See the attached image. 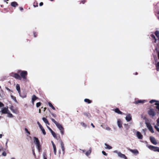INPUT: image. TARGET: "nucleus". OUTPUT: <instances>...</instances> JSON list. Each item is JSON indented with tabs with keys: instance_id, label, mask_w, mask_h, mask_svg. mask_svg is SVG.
<instances>
[{
	"instance_id": "23",
	"label": "nucleus",
	"mask_w": 159,
	"mask_h": 159,
	"mask_svg": "<svg viewBox=\"0 0 159 159\" xmlns=\"http://www.w3.org/2000/svg\"><path fill=\"white\" fill-rule=\"evenodd\" d=\"M11 5L13 7H16L18 5L17 3L16 2H13L11 3Z\"/></svg>"
},
{
	"instance_id": "33",
	"label": "nucleus",
	"mask_w": 159,
	"mask_h": 159,
	"mask_svg": "<svg viewBox=\"0 0 159 159\" xmlns=\"http://www.w3.org/2000/svg\"><path fill=\"white\" fill-rule=\"evenodd\" d=\"M11 98L13 99L14 101L15 102H17V100H16V98L15 97H14V96H13L12 95H11Z\"/></svg>"
},
{
	"instance_id": "21",
	"label": "nucleus",
	"mask_w": 159,
	"mask_h": 159,
	"mask_svg": "<svg viewBox=\"0 0 159 159\" xmlns=\"http://www.w3.org/2000/svg\"><path fill=\"white\" fill-rule=\"evenodd\" d=\"M115 112L119 114H122L123 112L121 111L118 108H116L115 109Z\"/></svg>"
},
{
	"instance_id": "2",
	"label": "nucleus",
	"mask_w": 159,
	"mask_h": 159,
	"mask_svg": "<svg viewBox=\"0 0 159 159\" xmlns=\"http://www.w3.org/2000/svg\"><path fill=\"white\" fill-rule=\"evenodd\" d=\"M16 88L17 91H18V93H19L20 96L22 98H24L26 97V95H25L23 96L21 95L20 93V87L19 85L17 84L16 86Z\"/></svg>"
},
{
	"instance_id": "35",
	"label": "nucleus",
	"mask_w": 159,
	"mask_h": 159,
	"mask_svg": "<svg viewBox=\"0 0 159 159\" xmlns=\"http://www.w3.org/2000/svg\"><path fill=\"white\" fill-rule=\"evenodd\" d=\"M124 125L125 126V128L127 130H128L129 128V127L128 126V124H124Z\"/></svg>"
},
{
	"instance_id": "7",
	"label": "nucleus",
	"mask_w": 159,
	"mask_h": 159,
	"mask_svg": "<svg viewBox=\"0 0 159 159\" xmlns=\"http://www.w3.org/2000/svg\"><path fill=\"white\" fill-rule=\"evenodd\" d=\"M125 119L127 122H129L132 120V116L130 114H127Z\"/></svg>"
},
{
	"instance_id": "45",
	"label": "nucleus",
	"mask_w": 159,
	"mask_h": 159,
	"mask_svg": "<svg viewBox=\"0 0 159 159\" xmlns=\"http://www.w3.org/2000/svg\"><path fill=\"white\" fill-rule=\"evenodd\" d=\"M105 129L106 130L108 131H110L111 130V129L109 127L107 126L106 128Z\"/></svg>"
},
{
	"instance_id": "41",
	"label": "nucleus",
	"mask_w": 159,
	"mask_h": 159,
	"mask_svg": "<svg viewBox=\"0 0 159 159\" xmlns=\"http://www.w3.org/2000/svg\"><path fill=\"white\" fill-rule=\"evenodd\" d=\"M43 159H47V157H46V154L45 153H44L43 154Z\"/></svg>"
},
{
	"instance_id": "8",
	"label": "nucleus",
	"mask_w": 159,
	"mask_h": 159,
	"mask_svg": "<svg viewBox=\"0 0 159 159\" xmlns=\"http://www.w3.org/2000/svg\"><path fill=\"white\" fill-rule=\"evenodd\" d=\"M150 140L151 141V142H152V143H153V144H154L155 145H156L157 144V142L155 139L154 137L152 136H151L150 138Z\"/></svg>"
},
{
	"instance_id": "52",
	"label": "nucleus",
	"mask_w": 159,
	"mask_h": 159,
	"mask_svg": "<svg viewBox=\"0 0 159 159\" xmlns=\"http://www.w3.org/2000/svg\"><path fill=\"white\" fill-rule=\"evenodd\" d=\"M37 124H38V125H39V128L42 127V126L40 124L39 121L37 122Z\"/></svg>"
},
{
	"instance_id": "4",
	"label": "nucleus",
	"mask_w": 159,
	"mask_h": 159,
	"mask_svg": "<svg viewBox=\"0 0 159 159\" xmlns=\"http://www.w3.org/2000/svg\"><path fill=\"white\" fill-rule=\"evenodd\" d=\"M148 113L149 115L152 117H153L156 114V113L153 109H150L148 111Z\"/></svg>"
},
{
	"instance_id": "29",
	"label": "nucleus",
	"mask_w": 159,
	"mask_h": 159,
	"mask_svg": "<svg viewBox=\"0 0 159 159\" xmlns=\"http://www.w3.org/2000/svg\"><path fill=\"white\" fill-rule=\"evenodd\" d=\"M151 37L153 39H154V40H155V41H154V42L155 43H156V41H157V39L156 38V37L155 36V35L153 34H152L151 35Z\"/></svg>"
},
{
	"instance_id": "49",
	"label": "nucleus",
	"mask_w": 159,
	"mask_h": 159,
	"mask_svg": "<svg viewBox=\"0 0 159 159\" xmlns=\"http://www.w3.org/2000/svg\"><path fill=\"white\" fill-rule=\"evenodd\" d=\"M156 102V100H151L149 102L150 103H153L155 102Z\"/></svg>"
},
{
	"instance_id": "30",
	"label": "nucleus",
	"mask_w": 159,
	"mask_h": 159,
	"mask_svg": "<svg viewBox=\"0 0 159 159\" xmlns=\"http://www.w3.org/2000/svg\"><path fill=\"white\" fill-rule=\"evenodd\" d=\"M84 101L85 102H87L88 103H91V101L88 99H85L84 100Z\"/></svg>"
},
{
	"instance_id": "47",
	"label": "nucleus",
	"mask_w": 159,
	"mask_h": 159,
	"mask_svg": "<svg viewBox=\"0 0 159 159\" xmlns=\"http://www.w3.org/2000/svg\"><path fill=\"white\" fill-rule=\"evenodd\" d=\"M25 132L27 133L28 134H30V132L28 131V129L27 128H25Z\"/></svg>"
},
{
	"instance_id": "24",
	"label": "nucleus",
	"mask_w": 159,
	"mask_h": 159,
	"mask_svg": "<svg viewBox=\"0 0 159 159\" xmlns=\"http://www.w3.org/2000/svg\"><path fill=\"white\" fill-rule=\"evenodd\" d=\"M13 106H11L10 107V109L12 111V112L15 113H16V111L13 109Z\"/></svg>"
},
{
	"instance_id": "9",
	"label": "nucleus",
	"mask_w": 159,
	"mask_h": 159,
	"mask_svg": "<svg viewBox=\"0 0 159 159\" xmlns=\"http://www.w3.org/2000/svg\"><path fill=\"white\" fill-rule=\"evenodd\" d=\"M128 150L134 154H135L136 155H137L139 154V152L138 150L137 149H130V148H129Z\"/></svg>"
},
{
	"instance_id": "3",
	"label": "nucleus",
	"mask_w": 159,
	"mask_h": 159,
	"mask_svg": "<svg viewBox=\"0 0 159 159\" xmlns=\"http://www.w3.org/2000/svg\"><path fill=\"white\" fill-rule=\"evenodd\" d=\"M148 148L154 152H159V147L150 145L148 146Z\"/></svg>"
},
{
	"instance_id": "20",
	"label": "nucleus",
	"mask_w": 159,
	"mask_h": 159,
	"mask_svg": "<svg viewBox=\"0 0 159 159\" xmlns=\"http://www.w3.org/2000/svg\"><path fill=\"white\" fill-rule=\"evenodd\" d=\"M91 148H90L88 151H87L86 153H85V155L87 156H89L91 153Z\"/></svg>"
},
{
	"instance_id": "61",
	"label": "nucleus",
	"mask_w": 159,
	"mask_h": 159,
	"mask_svg": "<svg viewBox=\"0 0 159 159\" xmlns=\"http://www.w3.org/2000/svg\"><path fill=\"white\" fill-rule=\"evenodd\" d=\"M91 125H92V126L93 127V128H94L95 127V126H94V125H93V124L92 123L91 124Z\"/></svg>"
},
{
	"instance_id": "15",
	"label": "nucleus",
	"mask_w": 159,
	"mask_h": 159,
	"mask_svg": "<svg viewBox=\"0 0 159 159\" xmlns=\"http://www.w3.org/2000/svg\"><path fill=\"white\" fill-rule=\"evenodd\" d=\"M117 124L119 128H121L122 127V123L120 119H119L117 120Z\"/></svg>"
},
{
	"instance_id": "16",
	"label": "nucleus",
	"mask_w": 159,
	"mask_h": 159,
	"mask_svg": "<svg viewBox=\"0 0 159 159\" xmlns=\"http://www.w3.org/2000/svg\"><path fill=\"white\" fill-rule=\"evenodd\" d=\"M56 125L60 130L63 129L64 128L61 125L58 123L56 124Z\"/></svg>"
},
{
	"instance_id": "48",
	"label": "nucleus",
	"mask_w": 159,
	"mask_h": 159,
	"mask_svg": "<svg viewBox=\"0 0 159 159\" xmlns=\"http://www.w3.org/2000/svg\"><path fill=\"white\" fill-rule=\"evenodd\" d=\"M83 114L84 115L86 116H88L89 115V113L86 112H84L83 113Z\"/></svg>"
},
{
	"instance_id": "56",
	"label": "nucleus",
	"mask_w": 159,
	"mask_h": 159,
	"mask_svg": "<svg viewBox=\"0 0 159 159\" xmlns=\"http://www.w3.org/2000/svg\"><path fill=\"white\" fill-rule=\"evenodd\" d=\"M52 114V116L54 117H56V115L54 114Z\"/></svg>"
},
{
	"instance_id": "40",
	"label": "nucleus",
	"mask_w": 159,
	"mask_h": 159,
	"mask_svg": "<svg viewBox=\"0 0 159 159\" xmlns=\"http://www.w3.org/2000/svg\"><path fill=\"white\" fill-rule=\"evenodd\" d=\"M157 125H155L154 126V128L157 130L159 132V128L158 127Z\"/></svg>"
},
{
	"instance_id": "10",
	"label": "nucleus",
	"mask_w": 159,
	"mask_h": 159,
	"mask_svg": "<svg viewBox=\"0 0 159 159\" xmlns=\"http://www.w3.org/2000/svg\"><path fill=\"white\" fill-rule=\"evenodd\" d=\"M136 135L139 139H142L143 138V136L139 132L137 131L136 132Z\"/></svg>"
},
{
	"instance_id": "17",
	"label": "nucleus",
	"mask_w": 159,
	"mask_h": 159,
	"mask_svg": "<svg viewBox=\"0 0 159 159\" xmlns=\"http://www.w3.org/2000/svg\"><path fill=\"white\" fill-rule=\"evenodd\" d=\"M38 98L37 97L34 95H33L32 98V103L34 104V102Z\"/></svg>"
},
{
	"instance_id": "32",
	"label": "nucleus",
	"mask_w": 159,
	"mask_h": 159,
	"mask_svg": "<svg viewBox=\"0 0 159 159\" xmlns=\"http://www.w3.org/2000/svg\"><path fill=\"white\" fill-rule=\"evenodd\" d=\"M156 66L157 70L159 71V62L157 63L156 65Z\"/></svg>"
},
{
	"instance_id": "22",
	"label": "nucleus",
	"mask_w": 159,
	"mask_h": 159,
	"mask_svg": "<svg viewBox=\"0 0 159 159\" xmlns=\"http://www.w3.org/2000/svg\"><path fill=\"white\" fill-rule=\"evenodd\" d=\"M42 120L44 122H45L46 124H48V125H49V123L47 118L45 117H43L42 118Z\"/></svg>"
},
{
	"instance_id": "36",
	"label": "nucleus",
	"mask_w": 159,
	"mask_h": 159,
	"mask_svg": "<svg viewBox=\"0 0 159 159\" xmlns=\"http://www.w3.org/2000/svg\"><path fill=\"white\" fill-rule=\"evenodd\" d=\"M155 105L157 106L156 107V108L159 111V104L157 103H155Z\"/></svg>"
},
{
	"instance_id": "64",
	"label": "nucleus",
	"mask_w": 159,
	"mask_h": 159,
	"mask_svg": "<svg viewBox=\"0 0 159 159\" xmlns=\"http://www.w3.org/2000/svg\"><path fill=\"white\" fill-rule=\"evenodd\" d=\"M2 134H0V138H1L2 137Z\"/></svg>"
},
{
	"instance_id": "62",
	"label": "nucleus",
	"mask_w": 159,
	"mask_h": 159,
	"mask_svg": "<svg viewBox=\"0 0 159 159\" xmlns=\"http://www.w3.org/2000/svg\"><path fill=\"white\" fill-rule=\"evenodd\" d=\"M85 2V1L84 0L82 1L81 2L83 4L84 3V2Z\"/></svg>"
},
{
	"instance_id": "27",
	"label": "nucleus",
	"mask_w": 159,
	"mask_h": 159,
	"mask_svg": "<svg viewBox=\"0 0 159 159\" xmlns=\"http://www.w3.org/2000/svg\"><path fill=\"white\" fill-rule=\"evenodd\" d=\"M48 104L49 106L50 107H51L53 110H55V108L53 106V105H52V103L51 102H49L48 103Z\"/></svg>"
},
{
	"instance_id": "50",
	"label": "nucleus",
	"mask_w": 159,
	"mask_h": 159,
	"mask_svg": "<svg viewBox=\"0 0 159 159\" xmlns=\"http://www.w3.org/2000/svg\"><path fill=\"white\" fill-rule=\"evenodd\" d=\"M4 106V105L2 102H0V107H2Z\"/></svg>"
},
{
	"instance_id": "43",
	"label": "nucleus",
	"mask_w": 159,
	"mask_h": 159,
	"mask_svg": "<svg viewBox=\"0 0 159 159\" xmlns=\"http://www.w3.org/2000/svg\"><path fill=\"white\" fill-rule=\"evenodd\" d=\"M60 132H61V134L63 135L64 133V128L63 129H61V130H60Z\"/></svg>"
},
{
	"instance_id": "60",
	"label": "nucleus",
	"mask_w": 159,
	"mask_h": 159,
	"mask_svg": "<svg viewBox=\"0 0 159 159\" xmlns=\"http://www.w3.org/2000/svg\"><path fill=\"white\" fill-rule=\"evenodd\" d=\"M19 9L20 10L22 11L23 10V8L22 7H20Z\"/></svg>"
},
{
	"instance_id": "53",
	"label": "nucleus",
	"mask_w": 159,
	"mask_h": 159,
	"mask_svg": "<svg viewBox=\"0 0 159 159\" xmlns=\"http://www.w3.org/2000/svg\"><path fill=\"white\" fill-rule=\"evenodd\" d=\"M47 128H48V129L51 133L53 131V130L51 129L50 128L49 126H47Z\"/></svg>"
},
{
	"instance_id": "18",
	"label": "nucleus",
	"mask_w": 159,
	"mask_h": 159,
	"mask_svg": "<svg viewBox=\"0 0 159 159\" xmlns=\"http://www.w3.org/2000/svg\"><path fill=\"white\" fill-rule=\"evenodd\" d=\"M104 145H105V148L106 149L110 150L112 148V147L111 146H109L106 143H105Z\"/></svg>"
},
{
	"instance_id": "31",
	"label": "nucleus",
	"mask_w": 159,
	"mask_h": 159,
	"mask_svg": "<svg viewBox=\"0 0 159 159\" xmlns=\"http://www.w3.org/2000/svg\"><path fill=\"white\" fill-rule=\"evenodd\" d=\"M54 150V153L55 155H56V152H57V149L56 146H53Z\"/></svg>"
},
{
	"instance_id": "38",
	"label": "nucleus",
	"mask_w": 159,
	"mask_h": 159,
	"mask_svg": "<svg viewBox=\"0 0 159 159\" xmlns=\"http://www.w3.org/2000/svg\"><path fill=\"white\" fill-rule=\"evenodd\" d=\"M51 119L52 121L55 124V125L58 123L53 118H51Z\"/></svg>"
},
{
	"instance_id": "58",
	"label": "nucleus",
	"mask_w": 159,
	"mask_h": 159,
	"mask_svg": "<svg viewBox=\"0 0 159 159\" xmlns=\"http://www.w3.org/2000/svg\"><path fill=\"white\" fill-rule=\"evenodd\" d=\"M34 37H36V36H37V34L36 33H34Z\"/></svg>"
},
{
	"instance_id": "42",
	"label": "nucleus",
	"mask_w": 159,
	"mask_h": 159,
	"mask_svg": "<svg viewBox=\"0 0 159 159\" xmlns=\"http://www.w3.org/2000/svg\"><path fill=\"white\" fill-rule=\"evenodd\" d=\"M41 105V103L40 102H37L36 103V107H39Z\"/></svg>"
},
{
	"instance_id": "59",
	"label": "nucleus",
	"mask_w": 159,
	"mask_h": 159,
	"mask_svg": "<svg viewBox=\"0 0 159 159\" xmlns=\"http://www.w3.org/2000/svg\"><path fill=\"white\" fill-rule=\"evenodd\" d=\"M51 143H52V146H55V144H54V143L52 141H51Z\"/></svg>"
},
{
	"instance_id": "63",
	"label": "nucleus",
	"mask_w": 159,
	"mask_h": 159,
	"mask_svg": "<svg viewBox=\"0 0 159 159\" xmlns=\"http://www.w3.org/2000/svg\"><path fill=\"white\" fill-rule=\"evenodd\" d=\"M8 139H7V141L6 143V145L7 146V143H8Z\"/></svg>"
},
{
	"instance_id": "28",
	"label": "nucleus",
	"mask_w": 159,
	"mask_h": 159,
	"mask_svg": "<svg viewBox=\"0 0 159 159\" xmlns=\"http://www.w3.org/2000/svg\"><path fill=\"white\" fill-rule=\"evenodd\" d=\"M155 34L157 38H159V31L157 30L155 32Z\"/></svg>"
},
{
	"instance_id": "13",
	"label": "nucleus",
	"mask_w": 159,
	"mask_h": 159,
	"mask_svg": "<svg viewBox=\"0 0 159 159\" xmlns=\"http://www.w3.org/2000/svg\"><path fill=\"white\" fill-rule=\"evenodd\" d=\"M147 101L145 100H138L134 102V103L135 104H137L139 103H143L145 102H146Z\"/></svg>"
},
{
	"instance_id": "5",
	"label": "nucleus",
	"mask_w": 159,
	"mask_h": 159,
	"mask_svg": "<svg viewBox=\"0 0 159 159\" xmlns=\"http://www.w3.org/2000/svg\"><path fill=\"white\" fill-rule=\"evenodd\" d=\"M145 124L146 125L147 127L148 128L149 130L152 133H154V132L151 124L148 122H146Z\"/></svg>"
},
{
	"instance_id": "39",
	"label": "nucleus",
	"mask_w": 159,
	"mask_h": 159,
	"mask_svg": "<svg viewBox=\"0 0 159 159\" xmlns=\"http://www.w3.org/2000/svg\"><path fill=\"white\" fill-rule=\"evenodd\" d=\"M7 114H8V117H13V115L10 112H8Z\"/></svg>"
},
{
	"instance_id": "12",
	"label": "nucleus",
	"mask_w": 159,
	"mask_h": 159,
	"mask_svg": "<svg viewBox=\"0 0 159 159\" xmlns=\"http://www.w3.org/2000/svg\"><path fill=\"white\" fill-rule=\"evenodd\" d=\"M60 145H61V149H62V152H63V154H64L65 153V148L64 147V143L61 141H60Z\"/></svg>"
},
{
	"instance_id": "26",
	"label": "nucleus",
	"mask_w": 159,
	"mask_h": 159,
	"mask_svg": "<svg viewBox=\"0 0 159 159\" xmlns=\"http://www.w3.org/2000/svg\"><path fill=\"white\" fill-rule=\"evenodd\" d=\"M51 133L52 134V136H53V137L54 138H55L56 139H57V135L56 134V133L53 131Z\"/></svg>"
},
{
	"instance_id": "55",
	"label": "nucleus",
	"mask_w": 159,
	"mask_h": 159,
	"mask_svg": "<svg viewBox=\"0 0 159 159\" xmlns=\"http://www.w3.org/2000/svg\"><path fill=\"white\" fill-rule=\"evenodd\" d=\"M32 152H33V155H34V156H35V152H34V149H33Z\"/></svg>"
},
{
	"instance_id": "1",
	"label": "nucleus",
	"mask_w": 159,
	"mask_h": 159,
	"mask_svg": "<svg viewBox=\"0 0 159 159\" xmlns=\"http://www.w3.org/2000/svg\"><path fill=\"white\" fill-rule=\"evenodd\" d=\"M34 142L35 144H36V146L37 147V148L39 152H40V142L38 139L36 137H34Z\"/></svg>"
},
{
	"instance_id": "46",
	"label": "nucleus",
	"mask_w": 159,
	"mask_h": 159,
	"mask_svg": "<svg viewBox=\"0 0 159 159\" xmlns=\"http://www.w3.org/2000/svg\"><path fill=\"white\" fill-rule=\"evenodd\" d=\"M16 74V73H15L12 72V73H11L10 75V76L14 77V74Z\"/></svg>"
},
{
	"instance_id": "37",
	"label": "nucleus",
	"mask_w": 159,
	"mask_h": 159,
	"mask_svg": "<svg viewBox=\"0 0 159 159\" xmlns=\"http://www.w3.org/2000/svg\"><path fill=\"white\" fill-rule=\"evenodd\" d=\"M51 119L52 121L55 124V125L58 123L53 118H51Z\"/></svg>"
},
{
	"instance_id": "57",
	"label": "nucleus",
	"mask_w": 159,
	"mask_h": 159,
	"mask_svg": "<svg viewBox=\"0 0 159 159\" xmlns=\"http://www.w3.org/2000/svg\"><path fill=\"white\" fill-rule=\"evenodd\" d=\"M43 4V3L42 2H41L39 3V5L40 6H42Z\"/></svg>"
},
{
	"instance_id": "51",
	"label": "nucleus",
	"mask_w": 159,
	"mask_h": 159,
	"mask_svg": "<svg viewBox=\"0 0 159 159\" xmlns=\"http://www.w3.org/2000/svg\"><path fill=\"white\" fill-rule=\"evenodd\" d=\"M2 155L4 156H6L7 155V154L6 152H3L2 153Z\"/></svg>"
},
{
	"instance_id": "14",
	"label": "nucleus",
	"mask_w": 159,
	"mask_h": 159,
	"mask_svg": "<svg viewBox=\"0 0 159 159\" xmlns=\"http://www.w3.org/2000/svg\"><path fill=\"white\" fill-rule=\"evenodd\" d=\"M118 156L120 158H123L125 159H127V158L126 156L124 154H122L120 152L118 153Z\"/></svg>"
},
{
	"instance_id": "6",
	"label": "nucleus",
	"mask_w": 159,
	"mask_h": 159,
	"mask_svg": "<svg viewBox=\"0 0 159 159\" xmlns=\"http://www.w3.org/2000/svg\"><path fill=\"white\" fill-rule=\"evenodd\" d=\"M27 75V72L26 71H22L20 73L21 76L24 79H26V76Z\"/></svg>"
},
{
	"instance_id": "25",
	"label": "nucleus",
	"mask_w": 159,
	"mask_h": 159,
	"mask_svg": "<svg viewBox=\"0 0 159 159\" xmlns=\"http://www.w3.org/2000/svg\"><path fill=\"white\" fill-rule=\"evenodd\" d=\"M40 128L41 129V131H42V132L43 134L44 135H45L46 133L45 129H44V128H43V126L41 127Z\"/></svg>"
},
{
	"instance_id": "44",
	"label": "nucleus",
	"mask_w": 159,
	"mask_h": 159,
	"mask_svg": "<svg viewBox=\"0 0 159 159\" xmlns=\"http://www.w3.org/2000/svg\"><path fill=\"white\" fill-rule=\"evenodd\" d=\"M102 153L105 156H107V153L104 151H102Z\"/></svg>"
},
{
	"instance_id": "34",
	"label": "nucleus",
	"mask_w": 159,
	"mask_h": 159,
	"mask_svg": "<svg viewBox=\"0 0 159 159\" xmlns=\"http://www.w3.org/2000/svg\"><path fill=\"white\" fill-rule=\"evenodd\" d=\"M80 125L82 126H83V127H85V128H86L87 127V125H86L84 123V122H81L80 123Z\"/></svg>"
},
{
	"instance_id": "11",
	"label": "nucleus",
	"mask_w": 159,
	"mask_h": 159,
	"mask_svg": "<svg viewBox=\"0 0 159 159\" xmlns=\"http://www.w3.org/2000/svg\"><path fill=\"white\" fill-rule=\"evenodd\" d=\"M8 110V107H3L1 109V112L3 114H7L8 112H7Z\"/></svg>"
},
{
	"instance_id": "54",
	"label": "nucleus",
	"mask_w": 159,
	"mask_h": 159,
	"mask_svg": "<svg viewBox=\"0 0 159 159\" xmlns=\"http://www.w3.org/2000/svg\"><path fill=\"white\" fill-rule=\"evenodd\" d=\"M120 152H118L117 150H115L114 151V152L117 153L118 154V153H119Z\"/></svg>"
},
{
	"instance_id": "19",
	"label": "nucleus",
	"mask_w": 159,
	"mask_h": 159,
	"mask_svg": "<svg viewBox=\"0 0 159 159\" xmlns=\"http://www.w3.org/2000/svg\"><path fill=\"white\" fill-rule=\"evenodd\" d=\"M14 77H15V78H16V79H19V80H20L21 79V77L18 74L16 73L15 74H14Z\"/></svg>"
}]
</instances>
